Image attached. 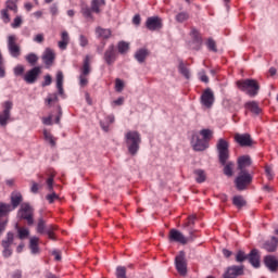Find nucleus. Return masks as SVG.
Segmentation results:
<instances>
[{
	"mask_svg": "<svg viewBox=\"0 0 278 278\" xmlns=\"http://www.w3.org/2000/svg\"><path fill=\"white\" fill-rule=\"evenodd\" d=\"M249 260V254H247L244 251L239 250L236 254V262L241 264L242 262H247Z\"/></svg>",
	"mask_w": 278,
	"mask_h": 278,
	"instance_id": "obj_40",
	"label": "nucleus"
},
{
	"mask_svg": "<svg viewBox=\"0 0 278 278\" xmlns=\"http://www.w3.org/2000/svg\"><path fill=\"white\" fill-rule=\"evenodd\" d=\"M214 91L212 89L207 88L203 91L201 96V103L204 105V108H212L214 105Z\"/></svg>",
	"mask_w": 278,
	"mask_h": 278,
	"instance_id": "obj_18",
	"label": "nucleus"
},
{
	"mask_svg": "<svg viewBox=\"0 0 278 278\" xmlns=\"http://www.w3.org/2000/svg\"><path fill=\"white\" fill-rule=\"evenodd\" d=\"M55 177L54 174H52L47 180L46 184L48 186L49 192H53V178Z\"/></svg>",
	"mask_w": 278,
	"mask_h": 278,
	"instance_id": "obj_52",
	"label": "nucleus"
},
{
	"mask_svg": "<svg viewBox=\"0 0 278 278\" xmlns=\"http://www.w3.org/2000/svg\"><path fill=\"white\" fill-rule=\"evenodd\" d=\"M178 70H179V73H181L184 75V77H186V79H190V70H188V67H186L184 62L179 63Z\"/></svg>",
	"mask_w": 278,
	"mask_h": 278,
	"instance_id": "obj_44",
	"label": "nucleus"
},
{
	"mask_svg": "<svg viewBox=\"0 0 278 278\" xmlns=\"http://www.w3.org/2000/svg\"><path fill=\"white\" fill-rule=\"evenodd\" d=\"M235 142L239 147H253V139L249 134H235Z\"/></svg>",
	"mask_w": 278,
	"mask_h": 278,
	"instance_id": "obj_16",
	"label": "nucleus"
},
{
	"mask_svg": "<svg viewBox=\"0 0 278 278\" xmlns=\"http://www.w3.org/2000/svg\"><path fill=\"white\" fill-rule=\"evenodd\" d=\"M43 125H53V115H49L48 117L42 118Z\"/></svg>",
	"mask_w": 278,
	"mask_h": 278,
	"instance_id": "obj_60",
	"label": "nucleus"
},
{
	"mask_svg": "<svg viewBox=\"0 0 278 278\" xmlns=\"http://www.w3.org/2000/svg\"><path fill=\"white\" fill-rule=\"evenodd\" d=\"M43 64H46L47 68H51L53 66V62H55V52L51 48H47L41 56Z\"/></svg>",
	"mask_w": 278,
	"mask_h": 278,
	"instance_id": "obj_19",
	"label": "nucleus"
},
{
	"mask_svg": "<svg viewBox=\"0 0 278 278\" xmlns=\"http://www.w3.org/2000/svg\"><path fill=\"white\" fill-rule=\"evenodd\" d=\"M15 77H21L25 73V67L23 65H17L13 68Z\"/></svg>",
	"mask_w": 278,
	"mask_h": 278,
	"instance_id": "obj_49",
	"label": "nucleus"
},
{
	"mask_svg": "<svg viewBox=\"0 0 278 278\" xmlns=\"http://www.w3.org/2000/svg\"><path fill=\"white\" fill-rule=\"evenodd\" d=\"M3 257H10L12 255V249L10 248H3Z\"/></svg>",
	"mask_w": 278,
	"mask_h": 278,
	"instance_id": "obj_64",
	"label": "nucleus"
},
{
	"mask_svg": "<svg viewBox=\"0 0 278 278\" xmlns=\"http://www.w3.org/2000/svg\"><path fill=\"white\" fill-rule=\"evenodd\" d=\"M17 233H18L20 240H25V238L29 237V229L18 228Z\"/></svg>",
	"mask_w": 278,
	"mask_h": 278,
	"instance_id": "obj_48",
	"label": "nucleus"
},
{
	"mask_svg": "<svg viewBox=\"0 0 278 278\" xmlns=\"http://www.w3.org/2000/svg\"><path fill=\"white\" fill-rule=\"evenodd\" d=\"M190 18L188 12H180L176 15L177 23H186Z\"/></svg>",
	"mask_w": 278,
	"mask_h": 278,
	"instance_id": "obj_45",
	"label": "nucleus"
},
{
	"mask_svg": "<svg viewBox=\"0 0 278 278\" xmlns=\"http://www.w3.org/2000/svg\"><path fill=\"white\" fill-rule=\"evenodd\" d=\"M12 212V206L10 204L0 202V236L5 231V226L8 222L3 219L4 216H8Z\"/></svg>",
	"mask_w": 278,
	"mask_h": 278,
	"instance_id": "obj_10",
	"label": "nucleus"
},
{
	"mask_svg": "<svg viewBox=\"0 0 278 278\" xmlns=\"http://www.w3.org/2000/svg\"><path fill=\"white\" fill-rule=\"evenodd\" d=\"M46 199L49 203H53L55 200L60 199V195L52 191V193L48 194Z\"/></svg>",
	"mask_w": 278,
	"mask_h": 278,
	"instance_id": "obj_54",
	"label": "nucleus"
},
{
	"mask_svg": "<svg viewBox=\"0 0 278 278\" xmlns=\"http://www.w3.org/2000/svg\"><path fill=\"white\" fill-rule=\"evenodd\" d=\"M232 205L238 207V210H241V207H244L247 205V200L242 195H235L232 198Z\"/></svg>",
	"mask_w": 278,
	"mask_h": 278,
	"instance_id": "obj_33",
	"label": "nucleus"
},
{
	"mask_svg": "<svg viewBox=\"0 0 278 278\" xmlns=\"http://www.w3.org/2000/svg\"><path fill=\"white\" fill-rule=\"evenodd\" d=\"M56 229L58 227L53 225L48 226L46 233L50 240H55V233L53 231H55Z\"/></svg>",
	"mask_w": 278,
	"mask_h": 278,
	"instance_id": "obj_46",
	"label": "nucleus"
},
{
	"mask_svg": "<svg viewBox=\"0 0 278 278\" xmlns=\"http://www.w3.org/2000/svg\"><path fill=\"white\" fill-rule=\"evenodd\" d=\"M244 275V266L232 265L227 267L226 271L224 273V278H238Z\"/></svg>",
	"mask_w": 278,
	"mask_h": 278,
	"instance_id": "obj_14",
	"label": "nucleus"
},
{
	"mask_svg": "<svg viewBox=\"0 0 278 278\" xmlns=\"http://www.w3.org/2000/svg\"><path fill=\"white\" fill-rule=\"evenodd\" d=\"M265 266L271 271L275 273L278 268V260L273 255H267L264 258Z\"/></svg>",
	"mask_w": 278,
	"mask_h": 278,
	"instance_id": "obj_22",
	"label": "nucleus"
},
{
	"mask_svg": "<svg viewBox=\"0 0 278 278\" xmlns=\"http://www.w3.org/2000/svg\"><path fill=\"white\" fill-rule=\"evenodd\" d=\"M224 175H226V177L233 176V162H228L224 165Z\"/></svg>",
	"mask_w": 278,
	"mask_h": 278,
	"instance_id": "obj_38",
	"label": "nucleus"
},
{
	"mask_svg": "<svg viewBox=\"0 0 278 278\" xmlns=\"http://www.w3.org/2000/svg\"><path fill=\"white\" fill-rule=\"evenodd\" d=\"M194 238H197V236H194V231H191L190 236L186 237L181 231L175 228L170 229L168 235L169 242H178L179 244H188V242L194 241Z\"/></svg>",
	"mask_w": 278,
	"mask_h": 278,
	"instance_id": "obj_6",
	"label": "nucleus"
},
{
	"mask_svg": "<svg viewBox=\"0 0 278 278\" xmlns=\"http://www.w3.org/2000/svg\"><path fill=\"white\" fill-rule=\"evenodd\" d=\"M193 175H195L197 184H203L205 181V179H207V175L205 174V170H203V169H195L193 172Z\"/></svg>",
	"mask_w": 278,
	"mask_h": 278,
	"instance_id": "obj_34",
	"label": "nucleus"
},
{
	"mask_svg": "<svg viewBox=\"0 0 278 278\" xmlns=\"http://www.w3.org/2000/svg\"><path fill=\"white\" fill-rule=\"evenodd\" d=\"M8 49L11 58H21V46L16 43V36L11 35L8 37Z\"/></svg>",
	"mask_w": 278,
	"mask_h": 278,
	"instance_id": "obj_11",
	"label": "nucleus"
},
{
	"mask_svg": "<svg viewBox=\"0 0 278 278\" xmlns=\"http://www.w3.org/2000/svg\"><path fill=\"white\" fill-rule=\"evenodd\" d=\"M20 205H23V194L20 191H13L11 193V211L16 210Z\"/></svg>",
	"mask_w": 278,
	"mask_h": 278,
	"instance_id": "obj_21",
	"label": "nucleus"
},
{
	"mask_svg": "<svg viewBox=\"0 0 278 278\" xmlns=\"http://www.w3.org/2000/svg\"><path fill=\"white\" fill-rule=\"evenodd\" d=\"M206 45L210 51H214V52L217 51L216 41H214V39H208Z\"/></svg>",
	"mask_w": 278,
	"mask_h": 278,
	"instance_id": "obj_55",
	"label": "nucleus"
},
{
	"mask_svg": "<svg viewBox=\"0 0 278 278\" xmlns=\"http://www.w3.org/2000/svg\"><path fill=\"white\" fill-rule=\"evenodd\" d=\"M123 88H125V83L121 80V78H116L115 80V90L116 92H123Z\"/></svg>",
	"mask_w": 278,
	"mask_h": 278,
	"instance_id": "obj_50",
	"label": "nucleus"
},
{
	"mask_svg": "<svg viewBox=\"0 0 278 278\" xmlns=\"http://www.w3.org/2000/svg\"><path fill=\"white\" fill-rule=\"evenodd\" d=\"M200 136L203 140H205L210 144V140H212V138H214V130H212L210 128H204V129L200 130Z\"/></svg>",
	"mask_w": 278,
	"mask_h": 278,
	"instance_id": "obj_32",
	"label": "nucleus"
},
{
	"mask_svg": "<svg viewBox=\"0 0 278 278\" xmlns=\"http://www.w3.org/2000/svg\"><path fill=\"white\" fill-rule=\"evenodd\" d=\"M146 27L149 29V31H157V29H162V18L159 16L148 17L146 21Z\"/></svg>",
	"mask_w": 278,
	"mask_h": 278,
	"instance_id": "obj_17",
	"label": "nucleus"
},
{
	"mask_svg": "<svg viewBox=\"0 0 278 278\" xmlns=\"http://www.w3.org/2000/svg\"><path fill=\"white\" fill-rule=\"evenodd\" d=\"M79 45H80V47H88V37L80 35L79 36Z\"/></svg>",
	"mask_w": 278,
	"mask_h": 278,
	"instance_id": "obj_57",
	"label": "nucleus"
},
{
	"mask_svg": "<svg viewBox=\"0 0 278 278\" xmlns=\"http://www.w3.org/2000/svg\"><path fill=\"white\" fill-rule=\"evenodd\" d=\"M248 260L254 268H260V251H257V249H253L248 254Z\"/></svg>",
	"mask_w": 278,
	"mask_h": 278,
	"instance_id": "obj_23",
	"label": "nucleus"
},
{
	"mask_svg": "<svg viewBox=\"0 0 278 278\" xmlns=\"http://www.w3.org/2000/svg\"><path fill=\"white\" fill-rule=\"evenodd\" d=\"M90 72V55H86L83 62V67L80 68V75L88 77Z\"/></svg>",
	"mask_w": 278,
	"mask_h": 278,
	"instance_id": "obj_29",
	"label": "nucleus"
},
{
	"mask_svg": "<svg viewBox=\"0 0 278 278\" xmlns=\"http://www.w3.org/2000/svg\"><path fill=\"white\" fill-rule=\"evenodd\" d=\"M41 74L42 67L35 66L26 72V74L24 75V81H26V84H36V81H38V77H40Z\"/></svg>",
	"mask_w": 278,
	"mask_h": 278,
	"instance_id": "obj_12",
	"label": "nucleus"
},
{
	"mask_svg": "<svg viewBox=\"0 0 278 278\" xmlns=\"http://www.w3.org/2000/svg\"><path fill=\"white\" fill-rule=\"evenodd\" d=\"M66 47H68V41H59V48L62 50V51H66Z\"/></svg>",
	"mask_w": 278,
	"mask_h": 278,
	"instance_id": "obj_63",
	"label": "nucleus"
},
{
	"mask_svg": "<svg viewBox=\"0 0 278 278\" xmlns=\"http://www.w3.org/2000/svg\"><path fill=\"white\" fill-rule=\"evenodd\" d=\"M34 206L29 202H24L21 204L20 210L17 211V218L21 220H26L27 225H34Z\"/></svg>",
	"mask_w": 278,
	"mask_h": 278,
	"instance_id": "obj_5",
	"label": "nucleus"
},
{
	"mask_svg": "<svg viewBox=\"0 0 278 278\" xmlns=\"http://www.w3.org/2000/svg\"><path fill=\"white\" fill-rule=\"evenodd\" d=\"M118 58V53H116V47L114 45H110L109 48L104 52V62L108 66H112L116 59Z\"/></svg>",
	"mask_w": 278,
	"mask_h": 278,
	"instance_id": "obj_15",
	"label": "nucleus"
},
{
	"mask_svg": "<svg viewBox=\"0 0 278 278\" xmlns=\"http://www.w3.org/2000/svg\"><path fill=\"white\" fill-rule=\"evenodd\" d=\"M39 188L40 185H38L36 181H31L30 192H33V194H38Z\"/></svg>",
	"mask_w": 278,
	"mask_h": 278,
	"instance_id": "obj_59",
	"label": "nucleus"
},
{
	"mask_svg": "<svg viewBox=\"0 0 278 278\" xmlns=\"http://www.w3.org/2000/svg\"><path fill=\"white\" fill-rule=\"evenodd\" d=\"M191 144L194 151H205V149L210 148V143L197 135L192 136Z\"/></svg>",
	"mask_w": 278,
	"mask_h": 278,
	"instance_id": "obj_20",
	"label": "nucleus"
},
{
	"mask_svg": "<svg viewBox=\"0 0 278 278\" xmlns=\"http://www.w3.org/2000/svg\"><path fill=\"white\" fill-rule=\"evenodd\" d=\"M176 269L179 275L185 276L188 273V263L186 262V253L180 252L175 258Z\"/></svg>",
	"mask_w": 278,
	"mask_h": 278,
	"instance_id": "obj_13",
	"label": "nucleus"
},
{
	"mask_svg": "<svg viewBox=\"0 0 278 278\" xmlns=\"http://www.w3.org/2000/svg\"><path fill=\"white\" fill-rule=\"evenodd\" d=\"M40 242V239L38 237H31L29 240V249L30 253L33 255H38L40 253V247H38V243Z\"/></svg>",
	"mask_w": 278,
	"mask_h": 278,
	"instance_id": "obj_28",
	"label": "nucleus"
},
{
	"mask_svg": "<svg viewBox=\"0 0 278 278\" xmlns=\"http://www.w3.org/2000/svg\"><path fill=\"white\" fill-rule=\"evenodd\" d=\"M125 142L130 155H136L140 151V144H142V136L138 130H128L125 134Z\"/></svg>",
	"mask_w": 278,
	"mask_h": 278,
	"instance_id": "obj_2",
	"label": "nucleus"
},
{
	"mask_svg": "<svg viewBox=\"0 0 278 278\" xmlns=\"http://www.w3.org/2000/svg\"><path fill=\"white\" fill-rule=\"evenodd\" d=\"M251 164H252L251 156H249V155H243L238 159V169L240 172L247 170L245 168H249V166H251Z\"/></svg>",
	"mask_w": 278,
	"mask_h": 278,
	"instance_id": "obj_24",
	"label": "nucleus"
},
{
	"mask_svg": "<svg viewBox=\"0 0 278 278\" xmlns=\"http://www.w3.org/2000/svg\"><path fill=\"white\" fill-rule=\"evenodd\" d=\"M18 0H8L5 2V8L0 11V18L2 23L8 25L12 21L10 17V12H13V14H18Z\"/></svg>",
	"mask_w": 278,
	"mask_h": 278,
	"instance_id": "obj_4",
	"label": "nucleus"
},
{
	"mask_svg": "<svg viewBox=\"0 0 278 278\" xmlns=\"http://www.w3.org/2000/svg\"><path fill=\"white\" fill-rule=\"evenodd\" d=\"M219 163L225 165L229 160V141L220 138L216 144Z\"/></svg>",
	"mask_w": 278,
	"mask_h": 278,
	"instance_id": "obj_7",
	"label": "nucleus"
},
{
	"mask_svg": "<svg viewBox=\"0 0 278 278\" xmlns=\"http://www.w3.org/2000/svg\"><path fill=\"white\" fill-rule=\"evenodd\" d=\"M14 104L12 101H5L2 104L3 111L0 112V127H8V123H10V117L12 116V108Z\"/></svg>",
	"mask_w": 278,
	"mask_h": 278,
	"instance_id": "obj_9",
	"label": "nucleus"
},
{
	"mask_svg": "<svg viewBox=\"0 0 278 278\" xmlns=\"http://www.w3.org/2000/svg\"><path fill=\"white\" fill-rule=\"evenodd\" d=\"M117 51L121 53V55H125L127 51H129V42L126 41H119L117 43Z\"/></svg>",
	"mask_w": 278,
	"mask_h": 278,
	"instance_id": "obj_36",
	"label": "nucleus"
},
{
	"mask_svg": "<svg viewBox=\"0 0 278 278\" xmlns=\"http://www.w3.org/2000/svg\"><path fill=\"white\" fill-rule=\"evenodd\" d=\"M56 88L59 90V94L64 97V74L62 72H58L56 74Z\"/></svg>",
	"mask_w": 278,
	"mask_h": 278,
	"instance_id": "obj_30",
	"label": "nucleus"
},
{
	"mask_svg": "<svg viewBox=\"0 0 278 278\" xmlns=\"http://www.w3.org/2000/svg\"><path fill=\"white\" fill-rule=\"evenodd\" d=\"M71 38L68 37V31L64 30L62 34H61V41L63 42H70Z\"/></svg>",
	"mask_w": 278,
	"mask_h": 278,
	"instance_id": "obj_61",
	"label": "nucleus"
},
{
	"mask_svg": "<svg viewBox=\"0 0 278 278\" xmlns=\"http://www.w3.org/2000/svg\"><path fill=\"white\" fill-rule=\"evenodd\" d=\"M96 36H98V38H102L103 40H108L112 36V30L98 26L96 28Z\"/></svg>",
	"mask_w": 278,
	"mask_h": 278,
	"instance_id": "obj_27",
	"label": "nucleus"
},
{
	"mask_svg": "<svg viewBox=\"0 0 278 278\" xmlns=\"http://www.w3.org/2000/svg\"><path fill=\"white\" fill-rule=\"evenodd\" d=\"M265 173H266V177L269 181H271V179L275 178V174L273 173V167L266 165L265 166Z\"/></svg>",
	"mask_w": 278,
	"mask_h": 278,
	"instance_id": "obj_51",
	"label": "nucleus"
},
{
	"mask_svg": "<svg viewBox=\"0 0 278 278\" xmlns=\"http://www.w3.org/2000/svg\"><path fill=\"white\" fill-rule=\"evenodd\" d=\"M43 138L51 144V147H55V138H53V135H51L49 130H43Z\"/></svg>",
	"mask_w": 278,
	"mask_h": 278,
	"instance_id": "obj_43",
	"label": "nucleus"
},
{
	"mask_svg": "<svg viewBox=\"0 0 278 278\" xmlns=\"http://www.w3.org/2000/svg\"><path fill=\"white\" fill-rule=\"evenodd\" d=\"M277 238L271 237L269 241H265V243L263 244V249H265V251H267L268 253H275V251H277Z\"/></svg>",
	"mask_w": 278,
	"mask_h": 278,
	"instance_id": "obj_25",
	"label": "nucleus"
},
{
	"mask_svg": "<svg viewBox=\"0 0 278 278\" xmlns=\"http://www.w3.org/2000/svg\"><path fill=\"white\" fill-rule=\"evenodd\" d=\"M12 242H14V233L8 232L7 240L2 241L3 249H8V248L12 247Z\"/></svg>",
	"mask_w": 278,
	"mask_h": 278,
	"instance_id": "obj_39",
	"label": "nucleus"
},
{
	"mask_svg": "<svg viewBox=\"0 0 278 278\" xmlns=\"http://www.w3.org/2000/svg\"><path fill=\"white\" fill-rule=\"evenodd\" d=\"M48 228L49 227H47V222L40 217L37 223V233H46Z\"/></svg>",
	"mask_w": 278,
	"mask_h": 278,
	"instance_id": "obj_35",
	"label": "nucleus"
},
{
	"mask_svg": "<svg viewBox=\"0 0 278 278\" xmlns=\"http://www.w3.org/2000/svg\"><path fill=\"white\" fill-rule=\"evenodd\" d=\"M25 60L28 64H30V66H36V64H38V55L36 53H28L25 56Z\"/></svg>",
	"mask_w": 278,
	"mask_h": 278,
	"instance_id": "obj_37",
	"label": "nucleus"
},
{
	"mask_svg": "<svg viewBox=\"0 0 278 278\" xmlns=\"http://www.w3.org/2000/svg\"><path fill=\"white\" fill-rule=\"evenodd\" d=\"M108 2L105 0H91L90 7L83 5L80 9V14H83L86 21H90L93 23L94 15L93 14H101L103 10H105V5Z\"/></svg>",
	"mask_w": 278,
	"mask_h": 278,
	"instance_id": "obj_1",
	"label": "nucleus"
},
{
	"mask_svg": "<svg viewBox=\"0 0 278 278\" xmlns=\"http://www.w3.org/2000/svg\"><path fill=\"white\" fill-rule=\"evenodd\" d=\"M195 222H197V215H190L187 218L186 227H193Z\"/></svg>",
	"mask_w": 278,
	"mask_h": 278,
	"instance_id": "obj_53",
	"label": "nucleus"
},
{
	"mask_svg": "<svg viewBox=\"0 0 278 278\" xmlns=\"http://www.w3.org/2000/svg\"><path fill=\"white\" fill-rule=\"evenodd\" d=\"M46 101H47L48 105H51V103H56L58 93L50 94Z\"/></svg>",
	"mask_w": 278,
	"mask_h": 278,
	"instance_id": "obj_56",
	"label": "nucleus"
},
{
	"mask_svg": "<svg viewBox=\"0 0 278 278\" xmlns=\"http://www.w3.org/2000/svg\"><path fill=\"white\" fill-rule=\"evenodd\" d=\"M253 181V176L249 174L248 170L239 172L238 177L235 180L237 190H247L248 186H251V182Z\"/></svg>",
	"mask_w": 278,
	"mask_h": 278,
	"instance_id": "obj_8",
	"label": "nucleus"
},
{
	"mask_svg": "<svg viewBox=\"0 0 278 278\" xmlns=\"http://www.w3.org/2000/svg\"><path fill=\"white\" fill-rule=\"evenodd\" d=\"M237 86L239 90L247 92L250 97H255L260 92V84L255 79L238 80Z\"/></svg>",
	"mask_w": 278,
	"mask_h": 278,
	"instance_id": "obj_3",
	"label": "nucleus"
},
{
	"mask_svg": "<svg viewBox=\"0 0 278 278\" xmlns=\"http://www.w3.org/2000/svg\"><path fill=\"white\" fill-rule=\"evenodd\" d=\"M23 25V16L16 15L11 23L12 29H18Z\"/></svg>",
	"mask_w": 278,
	"mask_h": 278,
	"instance_id": "obj_42",
	"label": "nucleus"
},
{
	"mask_svg": "<svg viewBox=\"0 0 278 278\" xmlns=\"http://www.w3.org/2000/svg\"><path fill=\"white\" fill-rule=\"evenodd\" d=\"M51 81H52L51 75H46L42 86H51Z\"/></svg>",
	"mask_w": 278,
	"mask_h": 278,
	"instance_id": "obj_62",
	"label": "nucleus"
},
{
	"mask_svg": "<svg viewBox=\"0 0 278 278\" xmlns=\"http://www.w3.org/2000/svg\"><path fill=\"white\" fill-rule=\"evenodd\" d=\"M5 61L3 59V54L1 53V50H0V79H3L5 78Z\"/></svg>",
	"mask_w": 278,
	"mask_h": 278,
	"instance_id": "obj_41",
	"label": "nucleus"
},
{
	"mask_svg": "<svg viewBox=\"0 0 278 278\" xmlns=\"http://www.w3.org/2000/svg\"><path fill=\"white\" fill-rule=\"evenodd\" d=\"M147 58H149V50L144 48L137 50L135 53V60H137L139 64H143V62L147 61Z\"/></svg>",
	"mask_w": 278,
	"mask_h": 278,
	"instance_id": "obj_26",
	"label": "nucleus"
},
{
	"mask_svg": "<svg viewBox=\"0 0 278 278\" xmlns=\"http://www.w3.org/2000/svg\"><path fill=\"white\" fill-rule=\"evenodd\" d=\"M245 108L252 112V114H255V116H260L262 114V109L260 108V104L257 102H248L245 104Z\"/></svg>",
	"mask_w": 278,
	"mask_h": 278,
	"instance_id": "obj_31",
	"label": "nucleus"
},
{
	"mask_svg": "<svg viewBox=\"0 0 278 278\" xmlns=\"http://www.w3.org/2000/svg\"><path fill=\"white\" fill-rule=\"evenodd\" d=\"M79 86L81 88H86V86H88V79L86 78V76L84 75L79 76Z\"/></svg>",
	"mask_w": 278,
	"mask_h": 278,
	"instance_id": "obj_58",
	"label": "nucleus"
},
{
	"mask_svg": "<svg viewBox=\"0 0 278 278\" xmlns=\"http://www.w3.org/2000/svg\"><path fill=\"white\" fill-rule=\"evenodd\" d=\"M116 278H127V268L118 266L116 268Z\"/></svg>",
	"mask_w": 278,
	"mask_h": 278,
	"instance_id": "obj_47",
	"label": "nucleus"
}]
</instances>
